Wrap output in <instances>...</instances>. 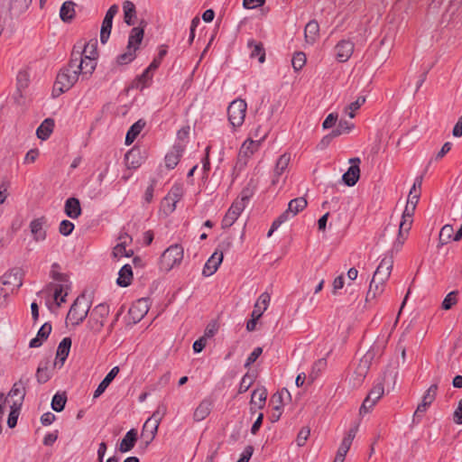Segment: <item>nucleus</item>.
Here are the masks:
<instances>
[{"mask_svg": "<svg viewBox=\"0 0 462 462\" xmlns=\"http://www.w3.org/2000/svg\"><path fill=\"white\" fill-rule=\"evenodd\" d=\"M79 61V52H76L74 48L71 52L68 66L62 68L56 77V81L53 87V93H57L59 96L69 90L74 86L80 75V67L82 62Z\"/></svg>", "mask_w": 462, "mask_h": 462, "instance_id": "1", "label": "nucleus"}, {"mask_svg": "<svg viewBox=\"0 0 462 462\" xmlns=\"http://www.w3.org/2000/svg\"><path fill=\"white\" fill-rule=\"evenodd\" d=\"M252 190L249 188H245L240 195L235 199L231 207L228 208L225 217L222 219V228H228L236 222L238 217L245 209L250 198L252 197Z\"/></svg>", "mask_w": 462, "mask_h": 462, "instance_id": "2", "label": "nucleus"}, {"mask_svg": "<svg viewBox=\"0 0 462 462\" xmlns=\"http://www.w3.org/2000/svg\"><path fill=\"white\" fill-rule=\"evenodd\" d=\"M144 26H136L132 28L129 33L126 51L118 55L116 61L119 65H125L133 61L136 57V51L143 39Z\"/></svg>", "mask_w": 462, "mask_h": 462, "instance_id": "3", "label": "nucleus"}, {"mask_svg": "<svg viewBox=\"0 0 462 462\" xmlns=\"http://www.w3.org/2000/svg\"><path fill=\"white\" fill-rule=\"evenodd\" d=\"M59 268L58 263H53L50 273V276L56 282H50L46 286L47 291L53 290V298L58 306H60L59 298L63 294L64 291H69L71 288V282H69V276L65 273L57 271Z\"/></svg>", "mask_w": 462, "mask_h": 462, "instance_id": "4", "label": "nucleus"}, {"mask_svg": "<svg viewBox=\"0 0 462 462\" xmlns=\"http://www.w3.org/2000/svg\"><path fill=\"white\" fill-rule=\"evenodd\" d=\"M308 206V201L304 197H299L291 199L288 204V208L282 212L272 224L267 236L272 234L284 222L295 217L298 213L301 212Z\"/></svg>", "mask_w": 462, "mask_h": 462, "instance_id": "5", "label": "nucleus"}, {"mask_svg": "<svg viewBox=\"0 0 462 462\" xmlns=\"http://www.w3.org/2000/svg\"><path fill=\"white\" fill-rule=\"evenodd\" d=\"M76 52H79V62H82V65L80 67V74L82 75L83 79H88L92 75L97 67L96 59L97 56V52L96 44L87 43L85 44L83 51L79 50L76 51Z\"/></svg>", "mask_w": 462, "mask_h": 462, "instance_id": "6", "label": "nucleus"}, {"mask_svg": "<svg viewBox=\"0 0 462 462\" xmlns=\"http://www.w3.org/2000/svg\"><path fill=\"white\" fill-rule=\"evenodd\" d=\"M109 312L108 305L105 303L97 305L90 312L87 324L88 329L94 334H98L105 326Z\"/></svg>", "mask_w": 462, "mask_h": 462, "instance_id": "7", "label": "nucleus"}, {"mask_svg": "<svg viewBox=\"0 0 462 462\" xmlns=\"http://www.w3.org/2000/svg\"><path fill=\"white\" fill-rule=\"evenodd\" d=\"M183 258V248L180 245H173L168 247L162 254L160 259V268L162 271L169 272L175 265L180 263Z\"/></svg>", "mask_w": 462, "mask_h": 462, "instance_id": "8", "label": "nucleus"}, {"mask_svg": "<svg viewBox=\"0 0 462 462\" xmlns=\"http://www.w3.org/2000/svg\"><path fill=\"white\" fill-rule=\"evenodd\" d=\"M247 105L244 99L232 101L227 107L228 121L234 129L240 127L245 118Z\"/></svg>", "mask_w": 462, "mask_h": 462, "instance_id": "9", "label": "nucleus"}, {"mask_svg": "<svg viewBox=\"0 0 462 462\" xmlns=\"http://www.w3.org/2000/svg\"><path fill=\"white\" fill-rule=\"evenodd\" d=\"M88 311L89 307L87 305L84 299L78 297L69 308L66 321L70 322L74 327L79 326L87 318Z\"/></svg>", "mask_w": 462, "mask_h": 462, "instance_id": "10", "label": "nucleus"}, {"mask_svg": "<svg viewBox=\"0 0 462 462\" xmlns=\"http://www.w3.org/2000/svg\"><path fill=\"white\" fill-rule=\"evenodd\" d=\"M0 282L11 294L16 292L23 285V275L19 269L14 268L5 273L0 277Z\"/></svg>", "mask_w": 462, "mask_h": 462, "instance_id": "11", "label": "nucleus"}, {"mask_svg": "<svg viewBox=\"0 0 462 462\" xmlns=\"http://www.w3.org/2000/svg\"><path fill=\"white\" fill-rule=\"evenodd\" d=\"M384 394V387L383 383H376L368 393L367 396L364 400L359 413L361 415L369 412L373 407L376 404V402L383 397Z\"/></svg>", "mask_w": 462, "mask_h": 462, "instance_id": "12", "label": "nucleus"}, {"mask_svg": "<svg viewBox=\"0 0 462 462\" xmlns=\"http://www.w3.org/2000/svg\"><path fill=\"white\" fill-rule=\"evenodd\" d=\"M183 194V185L175 183L168 192L167 196L163 199L162 206L165 213L171 214L175 210L176 204L181 199Z\"/></svg>", "mask_w": 462, "mask_h": 462, "instance_id": "13", "label": "nucleus"}, {"mask_svg": "<svg viewBox=\"0 0 462 462\" xmlns=\"http://www.w3.org/2000/svg\"><path fill=\"white\" fill-rule=\"evenodd\" d=\"M291 162V154L290 153H283L282 154L275 164L274 170H273V177L272 180V185L275 186L278 184H282V186L284 185L286 181V176L282 178L283 174L286 172L288 166Z\"/></svg>", "mask_w": 462, "mask_h": 462, "instance_id": "14", "label": "nucleus"}, {"mask_svg": "<svg viewBox=\"0 0 462 462\" xmlns=\"http://www.w3.org/2000/svg\"><path fill=\"white\" fill-rule=\"evenodd\" d=\"M439 389L438 382L432 383L428 390L424 393L422 396L421 402L418 405L415 412H414V418L415 417H421L428 408L431 405V403L435 401L437 393Z\"/></svg>", "mask_w": 462, "mask_h": 462, "instance_id": "15", "label": "nucleus"}, {"mask_svg": "<svg viewBox=\"0 0 462 462\" xmlns=\"http://www.w3.org/2000/svg\"><path fill=\"white\" fill-rule=\"evenodd\" d=\"M413 218L402 217L399 224L398 236L393 244L392 251L399 252L408 237L409 231L411 228Z\"/></svg>", "mask_w": 462, "mask_h": 462, "instance_id": "16", "label": "nucleus"}, {"mask_svg": "<svg viewBox=\"0 0 462 462\" xmlns=\"http://www.w3.org/2000/svg\"><path fill=\"white\" fill-rule=\"evenodd\" d=\"M360 162L361 160L358 157L349 159L351 166L342 176V180L346 186L352 187L358 181L360 178Z\"/></svg>", "mask_w": 462, "mask_h": 462, "instance_id": "17", "label": "nucleus"}, {"mask_svg": "<svg viewBox=\"0 0 462 462\" xmlns=\"http://www.w3.org/2000/svg\"><path fill=\"white\" fill-rule=\"evenodd\" d=\"M369 368V360L367 358H362L350 378V383L353 387L357 388L363 383Z\"/></svg>", "mask_w": 462, "mask_h": 462, "instance_id": "18", "label": "nucleus"}, {"mask_svg": "<svg viewBox=\"0 0 462 462\" xmlns=\"http://www.w3.org/2000/svg\"><path fill=\"white\" fill-rule=\"evenodd\" d=\"M393 265V260L392 256L383 258L372 279L385 283L391 275Z\"/></svg>", "mask_w": 462, "mask_h": 462, "instance_id": "19", "label": "nucleus"}, {"mask_svg": "<svg viewBox=\"0 0 462 462\" xmlns=\"http://www.w3.org/2000/svg\"><path fill=\"white\" fill-rule=\"evenodd\" d=\"M117 245L113 248V255L116 258L130 257L134 254V251L132 249L126 250V246L129 245L133 238L127 234H121L118 237Z\"/></svg>", "mask_w": 462, "mask_h": 462, "instance_id": "20", "label": "nucleus"}, {"mask_svg": "<svg viewBox=\"0 0 462 462\" xmlns=\"http://www.w3.org/2000/svg\"><path fill=\"white\" fill-rule=\"evenodd\" d=\"M354 43L348 40L340 41L335 47L336 58L339 62L349 60L354 51Z\"/></svg>", "mask_w": 462, "mask_h": 462, "instance_id": "21", "label": "nucleus"}, {"mask_svg": "<svg viewBox=\"0 0 462 462\" xmlns=\"http://www.w3.org/2000/svg\"><path fill=\"white\" fill-rule=\"evenodd\" d=\"M357 430H358V427L357 426H354L352 427L346 437H344L339 448H338V450L337 452V462H340L341 459L345 460V457L346 455V453L348 452L350 447H351V444L353 442V439H355L356 437V434L357 432Z\"/></svg>", "mask_w": 462, "mask_h": 462, "instance_id": "22", "label": "nucleus"}, {"mask_svg": "<svg viewBox=\"0 0 462 462\" xmlns=\"http://www.w3.org/2000/svg\"><path fill=\"white\" fill-rule=\"evenodd\" d=\"M143 162V157L139 148L134 147L125 154V164L129 170H136Z\"/></svg>", "mask_w": 462, "mask_h": 462, "instance_id": "23", "label": "nucleus"}, {"mask_svg": "<svg viewBox=\"0 0 462 462\" xmlns=\"http://www.w3.org/2000/svg\"><path fill=\"white\" fill-rule=\"evenodd\" d=\"M159 422H156V420L152 419H147L143 426V430L141 432V438L145 441V447H147L155 438Z\"/></svg>", "mask_w": 462, "mask_h": 462, "instance_id": "24", "label": "nucleus"}, {"mask_svg": "<svg viewBox=\"0 0 462 462\" xmlns=\"http://www.w3.org/2000/svg\"><path fill=\"white\" fill-rule=\"evenodd\" d=\"M262 116H263V113H261L259 116H258V118H257V122L260 123V121H262ZM271 114L267 115L264 119L266 121L265 124H258V125L254 129V132H253V136L254 138L257 139V141H260L261 143H263L266 137L268 136L270 131H271V125L270 124L268 123V121L270 120L271 118Z\"/></svg>", "mask_w": 462, "mask_h": 462, "instance_id": "25", "label": "nucleus"}, {"mask_svg": "<svg viewBox=\"0 0 462 462\" xmlns=\"http://www.w3.org/2000/svg\"><path fill=\"white\" fill-rule=\"evenodd\" d=\"M70 347L71 338L68 337H64L58 346L54 365H59L60 367H61L64 365V362L69 354Z\"/></svg>", "mask_w": 462, "mask_h": 462, "instance_id": "26", "label": "nucleus"}, {"mask_svg": "<svg viewBox=\"0 0 462 462\" xmlns=\"http://www.w3.org/2000/svg\"><path fill=\"white\" fill-rule=\"evenodd\" d=\"M223 261V253L220 252H215L206 262L204 268H203V275L204 276H210L214 274L220 263Z\"/></svg>", "mask_w": 462, "mask_h": 462, "instance_id": "27", "label": "nucleus"}, {"mask_svg": "<svg viewBox=\"0 0 462 462\" xmlns=\"http://www.w3.org/2000/svg\"><path fill=\"white\" fill-rule=\"evenodd\" d=\"M64 212L67 217L72 219L78 218L82 213L79 199L74 197L69 198L65 201Z\"/></svg>", "mask_w": 462, "mask_h": 462, "instance_id": "28", "label": "nucleus"}, {"mask_svg": "<svg viewBox=\"0 0 462 462\" xmlns=\"http://www.w3.org/2000/svg\"><path fill=\"white\" fill-rule=\"evenodd\" d=\"M28 383L29 378L22 376L18 382L14 383L13 387L8 393L9 397L19 396V402H17L18 406H21L22 402L24 399L26 393L25 386L28 384Z\"/></svg>", "mask_w": 462, "mask_h": 462, "instance_id": "29", "label": "nucleus"}, {"mask_svg": "<svg viewBox=\"0 0 462 462\" xmlns=\"http://www.w3.org/2000/svg\"><path fill=\"white\" fill-rule=\"evenodd\" d=\"M211 409L212 401L208 398L203 399L194 411V420L199 422L205 420L210 414Z\"/></svg>", "mask_w": 462, "mask_h": 462, "instance_id": "30", "label": "nucleus"}, {"mask_svg": "<svg viewBox=\"0 0 462 462\" xmlns=\"http://www.w3.org/2000/svg\"><path fill=\"white\" fill-rule=\"evenodd\" d=\"M183 151L184 148L181 145L176 144L173 146L172 150L166 154L165 165L168 169H174L178 165Z\"/></svg>", "mask_w": 462, "mask_h": 462, "instance_id": "31", "label": "nucleus"}, {"mask_svg": "<svg viewBox=\"0 0 462 462\" xmlns=\"http://www.w3.org/2000/svg\"><path fill=\"white\" fill-rule=\"evenodd\" d=\"M270 300L271 297L267 292L262 293L254 306V310L252 311L251 317L260 319L263 312L267 310Z\"/></svg>", "mask_w": 462, "mask_h": 462, "instance_id": "32", "label": "nucleus"}, {"mask_svg": "<svg viewBox=\"0 0 462 462\" xmlns=\"http://www.w3.org/2000/svg\"><path fill=\"white\" fill-rule=\"evenodd\" d=\"M51 332V324L49 322H45L38 330L37 336L30 341L29 346L32 348L41 346L43 341L48 338Z\"/></svg>", "mask_w": 462, "mask_h": 462, "instance_id": "33", "label": "nucleus"}, {"mask_svg": "<svg viewBox=\"0 0 462 462\" xmlns=\"http://www.w3.org/2000/svg\"><path fill=\"white\" fill-rule=\"evenodd\" d=\"M45 218L43 217L33 219L30 223L31 232L35 241H43L46 238V231L43 229Z\"/></svg>", "mask_w": 462, "mask_h": 462, "instance_id": "34", "label": "nucleus"}, {"mask_svg": "<svg viewBox=\"0 0 462 462\" xmlns=\"http://www.w3.org/2000/svg\"><path fill=\"white\" fill-rule=\"evenodd\" d=\"M119 373V367L115 366L113 367L110 372L106 375V377L101 381V383L98 384L97 388L94 392L93 398L97 399L98 398L108 387V385L111 383V382L115 379V377Z\"/></svg>", "mask_w": 462, "mask_h": 462, "instance_id": "35", "label": "nucleus"}, {"mask_svg": "<svg viewBox=\"0 0 462 462\" xmlns=\"http://www.w3.org/2000/svg\"><path fill=\"white\" fill-rule=\"evenodd\" d=\"M266 398L267 391L264 387H258L254 389L251 395V410L254 409V406L258 409H263L265 404Z\"/></svg>", "mask_w": 462, "mask_h": 462, "instance_id": "36", "label": "nucleus"}, {"mask_svg": "<svg viewBox=\"0 0 462 462\" xmlns=\"http://www.w3.org/2000/svg\"><path fill=\"white\" fill-rule=\"evenodd\" d=\"M137 440V431L134 429L130 430L126 432L123 439L121 440L119 450L122 453L130 451L135 445Z\"/></svg>", "mask_w": 462, "mask_h": 462, "instance_id": "37", "label": "nucleus"}, {"mask_svg": "<svg viewBox=\"0 0 462 462\" xmlns=\"http://www.w3.org/2000/svg\"><path fill=\"white\" fill-rule=\"evenodd\" d=\"M75 3L73 1H66L62 4L60 10V17L64 23H70L75 15Z\"/></svg>", "mask_w": 462, "mask_h": 462, "instance_id": "38", "label": "nucleus"}, {"mask_svg": "<svg viewBox=\"0 0 462 462\" xmlns=\"http://www.w3.org/2000/svg\"><path fill=\"white\" fill-rule=\"evenodd\" d=\"M248 47L251 49L250 58L258 59L260 63L264 62L265 60V51L263 48V44L261 42H255L254 40L248 41Z\"/></svg>", "mask_w": 462, "mask_h": 462, "instance_id": "39", "label": "nucleus"}, {"mask_svg": "<svg viewBox=\"0 0 462 462\" xmlns=\"http://www.w3.org/2000/svg\"><path fill=\"white\" fill-rule=\"evenodd\" d=\"M133 280V270L130 264H125L118 273L116 283L120 287H127L131 284Z\"/></svg>", "mask_w": 462, "mask_h": 462, "instance_id": "40", "label": "nucleus"}, {"mask_svg": "<svg viewBox=\"0 0 462 462\" xmlns=\"http://www.w3.org/2000/svg\"><path fill=\"white\" fill-rule=\"evenodd\" d=\"M261 142L257 140H253L251 138L246 139L239 151V155L244 157L252 156L260 147Z\"/></svg>", "mask_w": 462, "mask_h": 462, "instance_id": "41", "label": "nucleus"}, {"mask_svg": "<svg viewBox=\"0 0 462 462\" xmlns=\"http://www.w3.org/2000/svg\"><path fill=\"white\" fill-rule=\"evenodd\" d=\"M319 34V25L316 20L310 21L304 29V35L307 42L313 43Z\"/></svg>", "mask_w": 462, "mask_h": 462, "instance_id": "42", "label": "nucleus"}, {"mask_svg": "<svg viewBox=\"0 0 462 462\" xmlns=\"http://www.w3.org/2000/svg\"><path fill=\"white\" fill-rule=\"evenodd\" d=\"M54 120L51 118L45 119L36 130L37 137L41 140H46L50 137L53 131Z\"/></svg>", "mask_w": 462, "mask_h": 462, "instance_id": "43", "label": "nucleus"}, {"mask_svg": "<svg viewBox=\"0 0 462 462\" xmlns=\"http://www.w3.org/2000/svg\"><path fill=\"white\" fill-rule=\"evenodd\" d=\"M354 125L346 121L340 120L337 127L331 131V133L324 137V140L331 141V139L337 137L345 133H348Z\"/></svg>", "mask_w": 462, "mask_h": 462, "instance_id": "44", "label": "nucleus"}, {"mask_svg": "<svg viewBox=\"0 0 462 462\" xmlns=\"http://www.w3.org/2000/svg\"><path fill=\"white\" fill-rule=\"evenodd\" d=\"M123 10H124V21L127 25H134V18L136 16L135 5L131 1H125L123 3Z\"/></svg>", "mask_w": 462, "mask_h": 462, "instance_id": "45", "label": "nucleus"}, {"mask_svg": "<svg viewBox=\"0 0 462 462\" xmlns=\"http://www.w3.org/2000/svg\"><path fill=\"white\" fill-rule=\"evenodd\" d=\"M32 4V0H11L10 12L18 16L24 13Z\"/></svg>", "mask_w": 462, "mask_h": 462, "instance_id": "46", "label": "nucleus"}, {"mask_svg": "<svg viewBox=\"0 0 462 462\" xmlns=\"http://www.w3.org/2000/svg\"><path fill=\"white\" fill-rule=\"evenodd\" d=\"M144 125L145 123L143 120H138L137 122H135L126 133L125 143L131 144L135 140V138L140 134Z\"/></svg>", "mask_w": 462, "mask_h": 462, "instance_id": "47", "label": "nucleus"}, {"mask_svg": "<svg viewBox=\"0 0 462 462\" xmlns=\"http://www.w3.org/2000/svg\"><path fill=\"white\" fill-rule=\"evenodd\" d=\"M384 282L374 281L372 279L369 286V290L366 294V301L374 299L377 295H380L384 291Z\"/></svg>", "mask_w": 462, "mask_h": 462, "instance_id": "48", "label": "nucleus"}, {"mask_svg": "<svg viewBox=\"0 0 462 462\" xmlns=\"http://www.w3.org/2000/svg\"><path fill=\"white\" fill-rule=\"evenodd\" d=\"M138 311L139 314L135 317L138 319H142L148 311L147 300L145 299L138 300L129 310V313L131 315H135V312Z\"/></svg>", "mask_w": 462, "mask_h": 462, "instance_id": "49", "label": "nucleus"}, {"mask_svg": "<svg viewBox=\"0 0 462 462\" xmlns=\"http://www.w3.org/2000/svg\"><path fill=\"white\" fill-rule=\"evenodd\" d=\"M51 377V373L48 367V362H42L36 371V380L39 383H45Z\"/></svg>", "mask_w": 462, "mask_h": 462, "instance_id": "50", "label": "nucleus"}, {"mask_svg": "<svg viewBox=\"0 0 462 462\" xmlns=\"http://www.w3.org/2000/svg\"><path fill=\"white\" fill-rule=\"evenodd\" d=\"M453 233H454L453 226L451 225H445L439 232V244L441 245H447L448 243H449L451 241V239H453Z\"/></svg>", "mask_w": 462, "mask_h": 462, "instance_id": "51", "label": "nucleus"}, {"mask_svg": "<svg viewBox=\"0 0 462 462\" xmlns=\"http://www.w3.org/2000/svg\"><path fill=\"white\" fill-rule=\"evenodd\" d=\"M112 24H113V21L104 18V20L102 22V25H101V30H100V42L102 44H105L107 42L110 33H111Z\"/></svg>", "mask_w": 462, "mask_h": 462, "instance_id": "52", "label": "nucleus"}, {"mask_svg": "<svg viewBox=\"0 0 462 462\" xmlns=\"http://www.w3.org/2000/svg\"><path fill=\"white\" fill-rule=\"evenodd\" d=\"M67 402V396L65 393H56L54 394V396L52 397V401H51V408L55 411H63L64 407H65V404Z\"/></svg>", "mask_w": 462, "mask_h": 462, "instance_id": "53", "label": "nucleus"}, {"mask_svg": "<svg viewBox=\"0 0 462 462\" xmlns=\"http://www.w3.org/2000/svg\"><path fill=\"white\" fill-rule=\"evenodd\" d=\"M286 393L288 395V397H290V393L285 390L284 392L282 391V392H277L273 394V396L271 397V400H270V403L273 405V410L275 411H279V410H282V399H283V394Z\"/></svg>", "mask_w": 462, "mask_h": 462, "instance_id": "54", "label": "nucleus"}, {"mask_svg": "<svg viewBox=\"0 0 462 462\" xmlns=\"http://www.w3.org/2000/svg\"><path fill=\"white\" fill-rule=\"evenodd\" d=\"M457 295L458 291H453L447 294V296L444 298L441 303V308L445 310H450L454 305L457 304Z\"/></svg>", "mask_w": 462, "mask_h": 462, "instance_id": "55", "label": "nucleus"}, {"mask_svg": "<svg viewBox=\"0 0 462 462\" xmlns=\"http://www.w3.org/2000/svg\"><path fill=\"white\" fill-rule=\"evenodd\" d=\"M254 382V375L253 374L246 373L243 376V378L240 382L238 393H244L246 391H248V389L252 386Z\"/></svg>", "mask_w": 462, "mask_h": 462, "instance_id": "56", "label": "nucleus"}, {"mask_svg": "<svg viewBox=\"0 0 462 462\" xmlns=\"http://www.w3.org/2000/svg\"><path fill=\"white\" fill-rule=\"evenodd\" d=\"M305 63H306L305 53H303L301 51L294 53L292 60H291V64H292L294 70L298 71V70L301 69L302 67L305 65Z\"/></svg>", "mask_w": 462, "mask_h": 462, "instance_id": "57", "label": "nucleus"}, {"mask_svg": "<svg viewBox=\"0 0 462 462\" xmlns=\"http://www.w3.org/2000/svg\"><path fill=\"white\" fill-rule=\"evenodd\" d=\"M327 361L324 358L319 359L317 362L314 363L312 366V371L310 374V378L311 382H313L318 377L319 373L325 369Z\"/></svg>", "mask_w": 462, "mask_h": 462, "instance_id": "58", "label": "nucleus"}, {"mask_svg": "<svg viewBox=\"0 0 462 462\" xmlns=\"http://www.w3.org/2000/svg\"><path fill=\"white\" fill-rule=\"evenodd\" d=\"M74 227H75V226L71 221L64 219L60 224L59 232L62 236H68L72 233V231L74 230Z\"/></svg>", "mask_w": 462, "mask_h": 462, "instance_id": "59", "label": "nucleus"}, {"mask_svg": "<svg viewBox=\"0 0 462 462\" xmlns=\"http://www.w3.org/2000/svg\"><path fill=\"white\" fill-rule=\"evenodd\" d=\"M16 79H17V86H18L19 89L25 88L28 87L30 79H29V74L27 71H25V70L19 71L17 74Z\"/></svg>", "mask_w": 462, "mask_h": 462, "instance_id": "60", "label": "nucleus"}, {"mask_svg": "<svg viewBox=\"0 0 462 462\" xmlns=\"http://www.w3.org/2000/svg\"><path fill=\"white\" fill-rule=\"evenodd\" d=\"M16 405H17V402H14V404L11 406L12 410L9 413L8 420H7V424H8L9 428H14L17 423L19 412H18V410L16 408H14Z\"/></svg>", "mask_w": 462, "mask_h": 462, "instance_id": "61", "label": "nucleus"}, {"mask_svg": "<svg viewBox=\"0 0 462 462\" xmlns=\"http://www.w3.org/2000/svg\"><path fill=\"white\" fill-rule=\"evenodd\" d=\"M310 430L309 428H302L298 433L296 442L299 447H303L310 437Z\"/></svg>", "mask_w": 462, "mask_h": 462, "instance_id": "62", "label": "nucleus"}, {"mask_svg": "<svg viewBox=\"0 0 462 462\" xmlns=\"http://www.w3.org/2000/svg\"><path fill=\"white\" fill-rule=\"evenodd\" d=\"M167 412V407L165 404H160L156 411L152 413V415L150 417L152 420H155L156 422H161L162 419L164 417V415Z\"/></svg>", "mask_w": 462, "mask_h": 462, "instance_id": "63", "label": "nucleus"}, {"mask_svg": "<svg viewBox=\"0 0 462 462\" xmlns=\"http://www.w3.org/2000/svg\"><path fill=\"white\" fill-rule=\"evenodd\" d=\"M263 348L260 346L255 347L253 352L247 357L245 367H249L252 364H254L257 358L262 355Z\"/></svg>", "mask_w": 462, "mask_h": 462, "instance_id": "64", "label": "nucleus"}]
</instances>
